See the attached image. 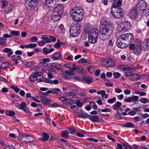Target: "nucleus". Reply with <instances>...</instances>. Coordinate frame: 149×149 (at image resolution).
Wrapping results in <instances>:
<instances>
[{"label":"nucleus","instance_id":"nucleus-42","mask_svg":"<svg viewBox=\"0 0 149 149\" xmlns=\"http://www.w3.org/2000/svg\"><path fill=\"white\" fill-rule=\"evenodd\" d=\"M68 132L67 131H63L62 132V136L64 137H66L68 136Z\"/></svg>","mask_w":149,"mask_h":149},{"label":"nucleus","instance_id":"nucleus-8","mask_svg":"<svg viewBox=\"0 0 149 149\" xmlns=\"http://www.w3.org/2000/svg\"><path fill=\"white\" fill-rule=\"evenodd\" d=\"M139 11L135 8H132L129 13V15L132 19H135L138 17Z\"/></svg>","mask_w":149,"mask_h":149},{"label":"nucleus","instance_id":"nucleus-38","mask_svg":"<svg viewBox=\"0 0 149 149\" xmlns=\"http://www.w3.org/2000/svg\"><path fill=\"white\" fill-rule=\"evenodd\" d=\"M41 101H42V103L46 105H47L50 103V100H48L47 98H44L43 100H42Z\"/></svg>","mask_w":149,"mask_h":149},{"label":"nucleus","instance_id":"nucleus-27","mask_svg":"<svg viewBox=\"0 0 149 149\" xmlns=\"http://www.w3.org/2000/svg\"><path fill=\"white\" fill-rule=\"evenodd\" d=\"M77 115L78 116H79L81 118H88L89 117V114H88L86 113H77Z\"/></svg>","mask_w":149,"mask_h":149},{"label":"nucleus","instance_id":"nucleus-52","mask_svg":"<svg viewBox=\"0 0 149 149\" xmlns=\"http://www.w3.org/2000/svg\"><path fill=\"white\" fill-rule=\"evenodd\" d=\"M125 26L128 29L131 26V24L130 22L128 21H126L125 22Z\"/></svg>","mask_w":149,"mask_h":149},{"label":"nucleus","instance_id":"nucleus-63","mask_svg":"<svg viewBox=\"0 0 149 149\" xmlns=\"http://www.w3.org/2000/svg\"><path fill=\"white\" fill-rule=\"evenodd\" d=\"M48 37L46 35H43L42 36V37L41 38V40H47L48 39Z\"/></svg>","mask_w":149,"mask_h":149},{"label":"nucleus","instance_id":"nucleus-6","mask_svg":"<svg viewBox=\"0 0 149 149\" xmlns=\"http://www.w3.org/2000/svg\"><path fill=\"white\" fill-rule=\"evenodd\" d=\"M147 4L143 0H140L138 2V3L135 7L139 11H142L144 13L146 10Z\"/></svg>","mask_w":149,"mask_h":149},{"label":"nucleus","instance_id":"nucleus-60","mask_svg":"<svg viewBox=\"0 0 149 149\" xmlns=\"http://www.w3.org/2000/svg\"><path fill=\"white\" fill-rule=\"evenodd\" d=\"M90 104L91 106L93 107L94 109L96 110L97 109V106L95 104L94 102H90Z\"/></svg>","mask_w":149,"mask_h":149},{"label":"nucleus","instance_id":"nucleus-22","mask_svg":"<svg viewBox=\"0 0 149 149\" xmlns=\"http://www.w3.org/2000/svg\"><path fill=\"white\" fill-rule=\"evenodd\" d=\"M128 35L127 36V42H130L133 41L134 37L132 33H128Z\"/></svg>","mask_w":149,"mask_h":149},{"label":"nucleus","instance_id":"nucleus-50","mask_svg":"<svg viewBox=\"0 0 149 149\" xmlns=\"http://www.w3.org/2000/svg\"><path fill=\"white\" fill-rule=\"evenodd\" d=\"M128 28L126 27L123 26L121 29L120 31L122 33L126 32L128 31Z\"/></svg>","mask_w":149,"mask_h":149},{"label":"nucleus","instance_id":"nucleus-49","mask_svg":"<svg viewBox=\"0 0 149 149\" xmlns=\"http://www.w3.org/2000/svg\"><path fill=\"white\" fill-rule=\"evenodd\" d=\"M122 144L126 149H131L127 143H123Z\"/></svg>","mask_w":149,"mask_h":149},{"label":"nucleus","instance_id":"nucleus-30","mask_svg":"<svg viewBox=\"0 0 149 149\" xmlns=\"http://www.w3.org/2000/svg\"><path fill=\"white\" fill-rule=\"evenodd\" d=\"M123 127L128 128H134V126L133 123L130 122H127L125 123V125L123 126Z\"/></svg>","mask_w":149,"mask_h":149},{"label":"nucleus","instance_id":"nucleus-64","mask_svg":"<svg viewBox=\"0 0 149 149\" xmlns=\"http://www.w3.org/2000/svg\"><path fill=\"white\" fill-rule=\"evenodd\" d=\"M43 53L45 55L48 54V49L46 47L44 48L43 49Z\"/></svg>","mask_w":149,"mask_h":149},{"label":"nucleus","instance_id":"nucleus-32","mask_svg":"<svg viewBox=\"0 0 149 149\" xmlns=\"http://www.w3.org/2000/svg\"><path fill=\"white\" fill-rule=\"evenodd\" d=\"M51 61V60L49 58H44L42 60V61L40 62L39 64H45L47 62H49Z\"/></svg>","mask_w":149,"mask_h":149},{"label":"nucleus","instance_id":"nucleus-5","mask_svg":"<svg viewBox=\"0 0 149 149\" xmlns=\"http://www.w3.org/2000/svg\"><path fill=\"white\" fill-rule=\"evenodd\" d=\"M80 27L79 25L71 26L70 29V33L72 37L77 36L80 32Z\"/></svg>","mask_w":149,"mask_h":149},{"label":"nucleus","instance_id":"nucleus-35","mask_svg":"<svg viewBox=\"0 0 149 149\" xmlns=\"http://www.w3.org/2000/svg\"><path fill=\"white\" fill-rule=\"evenodd\" d=\"M12 35L17 36L20 34V32L19 31L12 30L10 32Z\"/></svg>","mask_w":149,"mask_h":149},{"label":"nucleus","instance_id":"nucleus-48","mask_svg":"<svg viewBox=\"0 0 149 149\" xmlns=\"http://www.w3.org/2000/svg\"><path fill=\"white\" fill-rule=\"evenodd\" d=\"M38 45L39 46H43L45 44L47 43V42L46 40H45L44 41H38Z\"/></svg>","mask_w":149,"mask_h":149},{"label":"nucleus","instance_id":"nucleus-31","mask_svg":"<svg viewBox=\"0 0 149 149\" xmlns=\"http://www.w3.org/2000/svg\"><path fill=\"white\" fill-rule=\"evenodd\" d=\"M42 135L43 138L42 139L45 141H47L49 138V135L44 132L42 133Z\"/></svg>","mask_w":149,"mask_h":149},{"label":"nucleus","instance_id":"nucleus-51","mask_svg":"<svg viewBox=\"0 0 149 149\" xmlns=\"http://www.w3.org/2000/svg\"><path fill=\"white\" fill-rule=\"evenodd\" d=\"M23 136V134H20L19 135V136L18 137V140L20 142H21L22 143H23L24 141Z\"/></svg>","mask_w":149,"mask_h":149},{"label":"nucleus","instance_id":"nucleus-20","mask_svg":"<svg viewBox=\"0 0 149 149\" xmlns=\"http://www.w3.org/2000/svg\"><path fill=\"white\" fill-rule=\"evenodd\" d=\"M88 41L90 43L94 44L97 41V38L88 36Z\"/></svg>","mask_w":149,"mask_h":149},{"label":"nucleus","instance_id":"nucleus-45","mask_svg":"<svg viewBox=\"0 0 149 149\" xmlns=\"http://www.w3.org/2000/svg\"><path fill=\"white\" fill-rule=\"evenodd\" d=\"M33 137L30 136H28L27 138V140L26 141V142L28 141L29 142H31L34 141Z\"/></svg>","mask_w":149,"mask_h":149},{"label":"nucleus","instance_id":"nucleus-12","mask_svg":"<svg viewBox=\"0 0 149 149\" xmlns=\"http://www.w3.org/2000/svg\"><path fill=\"white\" fill-rule=\"evenodd\" d=\"M111 14L115 18L117 19H120L123 16V13L121 12L120 13L117 12H114L113 8H111Z\"/></svg>","mask_w":149,"mask_h":149},{"label":"nucleus","instance_id":"nucleus-39","mask_svg":"<svg viewBox=\"0 0 149 149\" xmlns=\"http://www.w3.org/2000/svg\"><path fill=\"white\" fill-rule=\"evenodd\" d=\"M114 12H117L120 13V12L123 13V11L121 8H114L113 9Z\"/></svg>","mask_w":149,"mask_h":149},{"label":"nucleus","instance_id":"nucleus-36","mask_svg":"<svg viewBox=\"0 0 149 149\" xmlns=\"http://www.w3.org/2000/svg\"><path fill=\"white\" fill-rule=\"evenodd\" d=\"M1 2L2 3L1 8L4 9L8 4L7 1L6 0H1Z\"/></svg>","mask_w":149,"mask_h":149},{"label":"nucleus","instance_id":"nucleus-33","mask_svg":"<svg viewBox=\"0 0 149 149\" xmlns=\"http://www.w3.org/2000/svg\"><path fill=\"white\" fill-rule=\"evenodd\" d=\"M37 47V45L35 43L30 44L29 45H25V48H33Z\"/></svg>","mask_w":149,"mask_h":149},{"label":"nucleus","instance_id":"nucleus-43","mask_svg":"<svg viewBox=\"0 0 149 149\" xmlns=\"http://www.w3.org/2000/svg\"><path fill=\"white\" fill-rule=\"evenodd\" d=\"M26 104L25 102H22L21 103V104L20 105V107L19 109H24L26 107Z\"/></svg>","mask_w":149,"mask_h":149},{"label":"nucleus","instance_id":"nucleus-37","mask_svg":"<svg viewBox=\"0 0 149 149\" xmlns=\"http://www.w3.org/2000/svg\"><path fill=\"white\" fill-rule=\"evenodd\" d=\"M76 90H75V91H76ZM76 93L75 92V91H72L70 92H68L66 93V95L67 96H73L75 95Z\"/></svg>","mask_w":149,"mask_h":149},{"label":"nucleus","instance_id":"nucleus-41","mask_svg":"<svg viewBox=\"0 0 149 149\" xmlns=\"http://www.w3.org/2000/svg\"><path fill=\"white\" fill-rule=\"evenodd\" d=\"M21 62H22V64L24 65H32L33 64H35V63H33V62H31L29 63L28 61H21Z\"/></svg>","mask_w":149,"mask_h":149},{"label":"nucleus","instance_id":"nucleus-23","mask_svg":"<svg viewBox=\"0 0 149 149\" xmlns=\"http://www.w3.org/2000/svg\"><path fill=\"white\" fill-rule=\"evenodd\" d=\"M83 80L87 84H89L92 83L93 81V79L91 78L84 77L83 78Z\"/></svg>","mask_w":149,"mask_h":149},{"label":"nucleus","instance_id":"nucleus-53","mask_svg":"<svg viewBox=\"0 0 149 149\" xmlns=\"http://www.w3.org/2000/svg\"><path fill=\"white\" fill-rule=\"evenodd\" d=\"M46 69L52 72H54V69L50 66H47L46 67Z\"/></svg>","mask_w":149,"mask_h":149},{"label":"nucleus","instance_id":"nucleus-47","mask_svg":"<svg viewBox=\"0 0 149 149\" xmlns=\"http://www.w3.org/2000/svg\"><path fill=\"white\" fill-rule=\"evenodd\" d=\"M136 47V46L133 43H131L129 45V48L130 50H134Z\"/></svg>","mask_w":149,"mask_h":149},{"label":"nucleus","instance_id":"nucleus-28","mask_svg":"<svg viewBox=\"0 0 149 149\" xmlns=\"http://www.w3.org/2000/svg\"><path fill=\"white\" fill-rule=\"evenodd\" d=\"M76 71L77 72L82 74H83L84 70L82 67H79V66H76Z\"/></svg>","mask_w":149,"mask_h":149},{"label":"nucleus","instance_id":"nucleus-4","mask_svg":"<svg viewBox=\"0 0 149 149\" xmlns=\"http://www.w3.org/2000/svg\"><path fill=\"white\" fill-rule=\"evenodd\" d=\"M128 35V33L122 34L117 38L116 40V45L118 47L124 49L128 47V45L124 43L127 42Z\"/></svg>","mask_w":149,"mask_h":149},{"label":"nucleus","instance_id":"nucleus-46","mask_svg":"<svg viewBox=\"0 0 149 149\" xmlns=\"http://www.w3.org/2000/svg\"><path fill=\"white\" fill-rule=\"evenodd\" d=\"M118 8V5L117 3V1H114L113 3L112 8H113V9L114 8Z\"/></svg>","mask_w":149,"mask_h":149},{"label":"nucleus","instance_id":"nucleus-62","mask_svg":"<svg viewBox=\"0 0 149 149\" xmlns=\"http://www.w3.org/2000/svg\"><path fill=\"white\" fill-rule=\"evenodd\" d=\"M132 100L134 101H137L139 98V97L138 96L133 95L131 97Z\"/></svg>","mask_w":149,"mask_h":149},{"label":"nucleus","instance_id":"nucleus-44","mask_svg":"<svg viewBox=\"0 0 149 149\" xmlns=\"http://www.w3.org/2000/svg\"><path fill=\"white\" fill-rule=\"evenodd\" d=\"M140 101L141 103L143 104L147 103L148 101V99L145 98H142L141 99Z\"/></svg>","mask_w":149,"mask_h":149},{"label":"nucleus","instance_id":"nucleus-15","mask_svg":"<svg viewBox=\"0 0 149 149\" xmlns=\"http://www.w3.org/2000/svg\"><path fill=\"white\" fill-rule=\"evenodd\" d=\"M88 118L93 123L98 122H99V117L97 115H89Z\"/></svg>","mask_w":149,"mask_h":149},{"label":"nucleus","instance_id":"nucleus-54","mask_svg":"<svg viewBox=\"0 0 149 149\" xmlns=\"http://www.w3.org/2000/svg\"><path fill=\"white\" fill-rule=\"evenodd\" d=\"M88 71L90 73H93L95 70V69L94 68L92 67L91 66H90L88 68Z\"/></svg>","mask_w":149,"mask_h":149},{"label":"nucleus","instance_id":"nucleus-56","mask_svg":"<svg viewBox=\"0 0 149 149\" xmlns=\"http://www.w3.org/2000/svg\"><path fill=\"white\" fill-rule=\"evenodd\" d=\"M71 108L73 111H77L79 109L75 105H71Z\"/></svg>","mask_w":149,"mask_h":149},{"label":"nucleus","instance_id":"nucleus-11","mask_svg":"<svg viewBox=\"0 0 149 149\" xmlns=\"http://www.w3.org/2000/svg\"><path fill=\"white\" fill-rule=\"evenodd\" d=\"M53 0H41V1L45 4L44 7L45 8L49 9L51 4L53 3Z\"/></svg>","mask_w":149,"mask_h":149},{"label":"nucleus","instance_id":"nucleus-59","mask_svg":"<svg viewBox=\"0 0 149 149\" xmlns=\"http://www.w3.org/2000/svg\"><path fill=\"white\" fill-rule=\"evenodd\" d=\"M76 104L78 107H80L83 105L82 103L81 102L79 99H77L76 101Z\"/></svg>","mask_w":149,"mask_h":149},{"label":"nucleus","instance_id":"nucleus-16","mask_svg":"<svg viewBox=\"0 0 149 149\" xmlns=\"http://www.w3.org/2000/svg\"><path fill=\"white\" fill-rule=\"evenodd\" d=\"M61 74L63 77L66 79H70L71 78V76L70 75L69 72L68 70L66 71H61Z\"/></svg>","mask_w":149,"mask_h":149},{"label":"nucleus","instance_id":"nucleus-14","mask_svg":"<svg viewBox=\"0 0 149 149\" xmlns=\"http://www.w3.org/2000/svg\"><path fill=\"white\" fill-rule=\"evenodd\" d=\"M62 54L58 52H56L51 56V58L54 61H56L60 59Z\"/></svg>","mask_w":149,"mask_h":149},{"label":"nucleus","instance_id":"nucleus-13","mask_svg":"<svg viewBox=\"0 0 149 149\" xmlns=\"http://www.w3.org/2000/svg\"><path fill=\"white\" fill-rule=\"evenodd\" d=\"M11 59L12 61H15V64H17L20 62L18 61H21L22 58L20 56L16 55L12 56L11 57Z\"/></svg>","mask_w":149,"mask_h":149},{"label":"nucleus","instance_id":"nucleus-58","mask_svg":"<svg viewBox=\"0 0 149 149\" xmlns=\"http://www.w3.org/2000/svg\"><path fill=\"white\" fill-rule=\"evenodd\" d=\"M113 75L114 77L115 78H117L120 76V74L118 72H115L113 73Z\"/></svg>","mask_w":149,"mask_h":149},{"label":"nucleus","instance_id":"nucleus-26","mask_svg":"<svg viewBox=\"0 0 149 149\" xmlns=\"http://www.w3.org/2000/svg\"><path fill=\"white\" fill-rule=\"evenodd\" d=\"M101 63L102 65H106L109 64V61L105 58H103L101 60Z\"/></svg>","mask_w":149,"mask_h":149},{"label":"nucleus","instance_id":"nucleus-17","mask_svg":"<svg viewBox=\"0 0 149 149\" xmlns=\"http://www.w3.org/2000/svg\"><path fill=\"white\" fill-rule=\"evenodd\" d=\"M3 52L6 53H8L7 54V56L8 57H10L13 54V52L11 49L6 48L3 50Z\"/></svg>","mask_w":149,"mask_h":149},{"label":"nucleus","instance_id":"nucleus-21","mask_svg":"<svg viewBox=\"0 0 149 149\" xmlns=\"http://www.w3.org/2000/svg\"><path fill=\"white\" fill-rule=\"evenodd\" d=\"M80 63L82 64H85L86 65H88L90 64V62L87 61V60L85 58H81L78 61Z\"/></svg>","mask_w":149,"mask_h":149},{"label":"nucleus","instance_id":"nucleus-10","mask_svg":"<svg viewBox=\"0 0 149 149\" xmlns=\"http://www.w3.org/2000/svg\"><path fill=\"white\" fill-rule=\"evenodd\" d=\"M38 0H31L30 2L29 3L26 8L28 10H31L32 8H34L38 3Z\"/></svg>","mask_w":149,"mask_h":149},{"label":"nucleus","instance_id":"nucleus-1","mask_svg":"<svg viewBox=\"0 0 149 149\" xmlns=\"http://www.w3.org/2000/svg\"><path fill=\"white\" fill-rule=\"evenodd\" d=\"M102 25L104 26L100 31L99 38L102 40H105L111 36L113 33V30L111 29V26L107 21L104 22Z\"/></svg>","mask_w":149,"mask_h":149},{"label":"nucleus","instance_id":"nucleus-57","mask_svg":"<svg viewBox=\"0 0 149 149\" xmlns=\"http://www.w3.org/2000/svg\"><path fill=\"white\" fill-rule=\"evenodd\" d=\"M109 146L103 145H101L99 146V148L101 149H109Z\"/></svg>","mask_w":149,"mask_h":149},{"label":"nucleus","instance_id":"nucleus-34","mask_svg":"<svg viewBox=\"0 0 149 149\" xmlns=\"http://www.w3.org/2000/svg\"><path fill=\"white\" fill-rule=\"evenodd\" d=\"M37 80V78L35 76H34L33 74H32L30 76L29 78V80L30 82H33L36 80Z\"/></svg>","mask_w":149,"mask_h":149},{"label":"nucleus","instance_id":"nucleus-3","mask_svg":"<svg viewBox=\"0 0 149 149\" xmlns=\"http://www.w3.org/2000/svg\"><path fill=\"white\" fill-rule=\"evenodd\" d=\"M70 14L71 17L75 22H80L84 17L83 10L81 8L76 9L75 11L72 10L70 11Z\"/></svg>","mask_w":149,"mask_h":149},{"label":"nucleus","instance_id":"nucleus-40","mask_svg":"<svg viewBox=\"0 0 149 149\" xmlns=\"http://www.w3.org/2000/svg\"><path fill=\"white\" fill-rule=\"evenodd\" d=\"M116 101V99L115 97H113L111 99H109L107 100V102L111 104H112Z\"/></svg>","mask_w":149,"mask_h":149},{"label":"nucleus","instance_id":"nucleus-55","mask_svg":"<svg viewBox=\"0 0 149 149\" xmlns=\"http://www.w3.org/2000/svg\"><path fill=\"white\" fill-rule=\"evenodd\" d=\"M38 40V38L35 36L31 37L30 38V41L32 42H36Z\"/></svg>","mask_w":149,"mask_h":149},{"label":"nucleus","instance_id":"nucleus-25","mask_svg":"<svg viewBox=\"0 0 149 149\" xmlns=\"http://www.w3.org/2000/svg\"><path fill=\"white\" fill-rule=\"evenodd\" d=\"M53 93L56 94L57 96H59L61 93V90L58 88H55L53 89Z\"/></svg>","mask_w":149,"mask_h":149},{"label":"nucleus","instance_id":"nucleus-9","mask_svg":"<svg viewBox=\"0 0 149 149\" xmlns=\"http://www.w3.org/2000/svg\"><path fill=\"white\" fill-rule=\"evenodd\" d=\"M99 31L96 28H91L88 33V36L94 37L97 38L98 36Z\"/></svg>","mask_w":149,"mask_h":149},{"label":"nucleus","instance_id":"nucleus-7","mask_svg":"<svg viewBox=\"0 0 149 149\" xmlns=\"http://www.w3.org/2000/svg\"><path fill=\"white\" fill-rule=\"evenodd\" d=\"M143 49V48L141 45V42L140 41H138L136 45L135 49L134 50V54L136 55H138L141 54Z\"/></svg>","mask_w":149,"mask_h":149},{"label":"nucleus","instance_id":"nucleus-61","mask_svg":"<svg viewBox=\"0 0 149 149\" xmlns=\"http://www.w3.org/2000/svg\"><path fill=\"white\" fill-rule=\"evenodd\" d=\"M101 111L104 112H110L111 111V110L110 109L106 108L104 109H102L101 110Z\"/></svg>","mask_w":149,"mask_h":149},{"label":"nucleus","instance_id":"nucleus-29","mask_svg":"<svg viewBox=\"0 0 149 149\" xmlns=\"http://www.w3.org/2000/svg\"><path fill=\"white\" fill-rule=\"evenodd\" d=\"M63 43L61 42L59 40H57V42L54 45V47L57 48H60L61 47V45Z\"/></svg>","mask_w":149,"mask_h":149},{"label":"nucleus","instance_id":"nucleus-2","mask_svg":"<svg viewBox=\"0 0 149 149\" xmlns=\"http://www.w3.org/2000/svg\"><path fill=\"white\" fill-rule=\"evenodd\" d=\"M63 6L62 4H58L54 8L52 13V18L54 21L59 20L63 11Z\"/></svg>","mask_w":149,"mask_h":149},{"label":"nucleus","instance_id":"nucleus-18","mask_svg":"<svg viewBox=\"0 0 149 149\" xmlns=\"http://www.w3.org/2000/svg\"><path fill=\"white\" fill-rule=\"evenodd\" d=\"M56 40V38L54 36L50 35L49 36L48 39L46 40L47 43H50L51 42H54Z\"/></svg>","mask_w":149,"mask_h":149},{"label":"nucleus","instance_id":"nucleus-19","mask_svg":"<svg viewBox=\"0 0 149 149\" xmlns=\"http://www.w3.org/2000/svg\"><path fill=\"white\" fill-rule=\"evenodd\" d=\"M123 66H118V68H120L121 70L123 71H125L126 70H134L135 69V68H134L133 67H128L127 68H125L123 67Z\"/></svg>","mask_w":149,"mask_h":149},{"label":"nucleus","instance_id":"nucleus-24","mask_svg":"<svg viewBox=\"0 0 149 149\" xmlns=\"http://www.w3.org/2000/svg\"><path fill=\"white\" fill-rule=\"evenodd\" d=\"M121 105V102H116V104L113 105V109L115 110H118V108Z\"/></svg>","mask_w":149,"mask_h":149}]
</instances>
